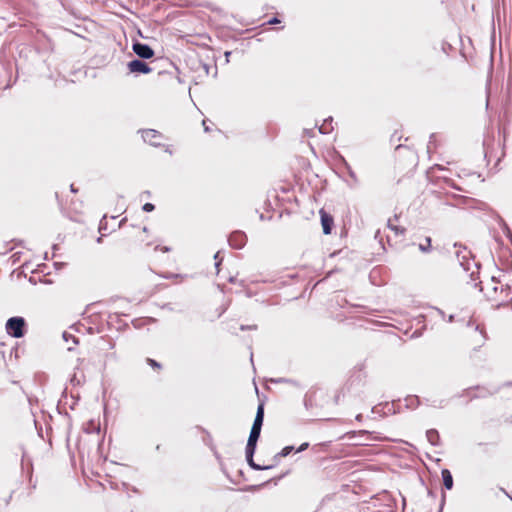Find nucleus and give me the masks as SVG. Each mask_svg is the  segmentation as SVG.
Returning <instances> with one entry per match:
<instances>
[{"label":"nucleus","instance_id":"obj_7","mask_svg":"<svg viewBox=\"0 0 512 512\" xmlns=\"http://www.w3.org/2000/svg\"><path fill=\"white\" fill-rule=\"evenodd\" d=\"M320 213H321V224H322V228H323V233L326 235L330 234L331 229H332L333 219L330 215H328L323 210H321Z\"/></svg>","mask_w":512,"mask_h":512},{"label":"nucleus","instance_id":"obj_29","mask_svg":"<svg viewBox=\"0 0 512 512\" xmlns=\"http://www.w3.org/2000/svg\"><path fill=\"white\" fill-rule=\"evenodd\" d=\"M482 281H479L478 283H475V286L481 285Z\"/></svg>","mask_w":512,"mask_h":512},{"label":"nucleus","instance_id":"obj_16","mask_svg":"<svg viewBox=\"0 0 512 512\" xmlns=\"http://www.w3.org/2000/svg\"><path fill=\"white\" fill-rule=\"evenodd\" d=\"M388 227L395 231L396 234H403L405 231L403 228H399L398 226L393 225L391 220L388 221Z\"/></svg>","mask_w":512,"mask_h":512},{"label":"nucleus","instance_id":"obj_5","mask_svg":"<svg viewBox=\"0 0 512 512\" xmlns=\"http://www.w3.org/2000/svg\"><path fill=\"white\" fill-rule=\"evenodd\" d=\"M142 138L145 142H147L153 146H157L160 144L158 142V140L161 138V135L156 130L146 129V130L142 131Z\"/></svg>","mask_w":512,"mask_h":512},{"label":"nucleus","instance_id":"obj_30","mask_svg":"<svg viewBox=\"0 0 512 512\" xmlns=\"http://www.w3.org/2000/svg\"><path fill=\"white\" fill-rule=\"evenodd\" d=\"M482 281H479L478 283H475V286L481 285Z\"/></svg>","mask_w":512,"mask_h":512},{"label":"nucleus","instance_id":"obj_32","mask_svg":"<svg viewBox=\"0 0 512 512\" xmlns=\"http://www.w3.org/2000/svg\"><path fill=\"white\" fill-rule=\"evenodd\" d=\"M277 382H278V383L286 382V380L281 379V380H278Z\"/></svg>","mask_w":512,"mask_h":512},{"label":"nucleus","instance_id":"obj_12","mask_svg":"<svg viewBox=\"0 0 512 512\" xmlns=\"http://www.w3.org/2000/svg\"><path fill=\"white\" fill-rule=\"evenodd\" d=\"M332 118L325 120L324 123L319 127V132L322 134H328L332 131L333 127L331 126Z\"/></svg>","mask_w":512,"mask_h":512},{"label":"nucleus","instance_id":"obj_19","mask_svg":"<svg viewBox=\"0 0 512 512\" xmlns=\"http://www.w3.org/2000/svg\"><path fill=\"white\" fill-rule=\"evenodd\" d=\"M214 260H215V266H216V268H218L222 262V258H220V252H217L214 255Z\"/></svg>","mask_w":512,"mask_h":512},{"label":"nucleus","instance_id":"obj_2","mask_svg":"<svg viewBox=\"0 0 512 512\" xmlns=\"http://www.w3.org/2000/svg\"><path fill=\"white\" fill-rule=\"evenodd\" d=\"M133 52L142 59H150L154 56L153 49L144 43L135 42L132 45Z\"/></svg>","mask_w":512,"mask_h":512},{"label":"nucleus","instance_id":"obj_23","mask_svg":"<svg viewBox=\"0 0 512 512\" xmlns=\"http://www.w3.org/2000/svg\"><path fill=\"white\" fill-rule=\"evenodd\" d=\"M445 497H446V495H445V493H443L442 494V501H441L440 510H442V508H443V505H444V502H445Z\"/></svg>","mask_w":512,"mask_h":512},{"label":"nucleus","instance_id":"obj_28","mask_svg":"<svg viewBox=\"0 0 512 512\" xmlns=\"http://www.w3.org/2000/svg\"><path fill=\"white\" fill-rule=\"evenodd\" d=\"M482 281H479L478 283H475V286L481 285Z\"/></svg>","mask_w":512,"mask_h":512},{"label":"nucleus","instance_id":"obj_33","mask_svg":"<svg viewBox=\"0 0 512 512\" xmlns=\"http://www.w3.org/2000/svg\"><path fill=\"white\" fill-rule=\"evenodd\" d=\"M474 275H475V272H474V271H473V272H471V277H472V278L474 277Z\"/></svg>","mask_w":512,"mask_h":512},{"label":"nucleus","instance_id":"obj_31","mask_svg":"<svg viewBox=\"0 0 512 512\" xmlns=\"http://www.w3.org/2000/svg\"><path fill=\"white\" fill-rule=\"evenodd\" d=\"M230 54H231V52H226L225 53L226 57H229Z\"/></svg>","mask_w":512,"mask_h":512},{"label":"nucleus","instance_id":"obj_24","mask_svg":"<svg viewBox=\"0 0 512 512\" xmlns=\"http://www.w3.org/2000/svg\"><path fill=\"white\" fill-rule=\"evenodd\" d=\"M203 126H204L205 131H208V130H209L208 126H206V122H205V120L203 121Z\"/></svg>","mask_w":512,"mask_h":512},{"label":"nucleus","instance_id":"obj_21","mask_svg":"<svg viewBox=\"0 0 512 512\" xmlns=\"http://www.w3.org/2000/svg\"><path fill=\"white\" fill-rule=\"evenodd\" d=\"M308 446H309V444H308V443H303V444H301V445H300V447L297 449V452H302V451H304L305 449H307V448H308Z\"/></svg>","mask_w":512,"mask_h":512},{"label":"nucleus","instance_id":"obj_34","mask_svg":"<svg viewBox=\"0 0 512 512\" xmlns=\"http://www.w3.org/2000/svg\"><path fill=\"white\" fill-rule=\"evenodd\" d=\"M493 291H494V292H496V291H497V287H496V286H494V287H493Z\"/></svg>","mask_w":512,"mask_h":512},{"label":"nucleus","instance_id":"obj_15","mask_svg":"<svg viewBox=\"0 0 512 512\" xmlns=\"http://www.w3.org/2000/svg\"><path fill=\"white\" fill-rule=\"evenodd\" d=\"M430 247H431V238H429V237L426 238V245H424V244L419 245V249L422 252H428Z\"/></svg>","mask_w":512,"mask_h":512},{"label":"nucleus","instance_id":"obj_14","mask_svg":"<svg viewBox=\"0 0 512 512\" xmlns=\"http://www.w3.org/2000/svg\"><path fill=\"white\" fill-rule=\"evenodd\" d=\"M63 339H64V341H65V342H67V343H68L69 341H71L74 345H77V344H78V339H77L74 335H72V334H70V333H68V332H64V333H63Z\"/></svg>","mask_w":512,"mask_h":512},{"label":"nucleus","instance_id":"obj_18","mask_svg":"<svg viewBox=\"0 0 512 512\" xmlns=\"http://www.w3.org/2000/svg\"><path fill=\"white\" fill-rule=\"evenodd\" d=\"M155 209V206L152 203H145L143 205V210L145 212H152Z\"/></svg>","mask_w":512,"mask_h":512},{"label":"nucleus","instance_id":"obj_1","mask_svg":"<svg viewBox=\"0 0 512 512\" xmlns=\"http://www.w3.org/2000/svg\"><path fill=\"white\" fill-rule=\"evenodd\" d=\"M25 320L22 317H12L6 323V331L9 335L15 338H20L24 335Z\"/></svg>","mask_w":512,"mask_h":512},{"label":"nucleus","instance_id":"obj_35","mask_svg":"<svg viewBox=\"0 0 512 512\" xmlns=\"http://www.w3.org/2000/svg\"><path fill=\"white\" fill-rule=\"evenodd\" d=\"M509 237H510V239H511V241H512V235H510V234H509Z\"/></svg>","mask_w":512,"mask_h":512},{"label":"nucleus","instance_id":"obj_8","mask_svg":"<svg viewBox=\"0 0 512 512\" xmlns=\"http://www.w3.org/2000/svg\"><path fill=\"white\" fill-rule=\"evenodd\" d=\"M263 419H264V407H263V404H260L257 408L256 416H255L252 427L261 430L262 425H263Z\"/></svg>","mask_w":512,"mask_h":512},{"label":"nucleus","instance_id":"obj_3","mask_svg":"<svg viewBox=\"0 0 512 512\" xmlns=\"http://www.w3.org/2000/svg\"><path fill=\"white\" fill-rule=\"evenodd\" d=\"M127 66L131 73L148 74L152 71V68L147 63L139 59L130 61Z\"/></svg>","mask_w":512,"mask_h":512},{"label":"nucleus","instance_id":"obj_20","mask_svg":"<svg viewBox=\"0 0 512 512\" xmlns=\"http://www.w3.org/2000/svg\"><path fill=\"white\" fill-rule=\"evenodd\" d=\"M147 362H148V363H149V365H151L152 367L160 368V364H159L158 362H156L155 360H153V359L148 358V359H147Z\"/></svg>","mask_w":512,"mask_h":512},{"label":"nucleus","instance_id":"obj_6","mask_svg":"<svg viewBox=\"0 0 512 512\" xmlns=\"http://www.w3.org/2000/svg\"><path fill=\"white\" fill-rule=\"evenodd\" d=\"M260 433H261L260 429H256L253 427L251 428L250 435H249L247 445H246L249 455H251L252 453H255L256 444L260 437Z\"/></svg>","mask_w":512,"mask_h":512},{"label":"nucleus","instance_id":"obj_25","mask_svg":"<svg viewBox=\"0 0 512 512\" xmlns=\"http://www.w3.org/2000/svg\"><path fill=\"white\" fill-rule=\"evenodd\" d=\"M361 419H362V414H358V415L356 416V420L361 421Z\"/></svg>","mask_w":512,"mask_h":512},{"label":"nucleus","instance_id":"obj_27","mask_svg":"<svg viewBox=\"0 0 512 512\" xmlns=\"http://www.w3.org/2000/svg\"><path fill=\"white\" fill-rule=\"evenodd\" d=\"M71 191L75 192V187L73 185H71Z\"/></svg>","mask_w":512,"mask_h":512},{"label":"nucleus","instance_id":"obj_22","mask_svg":"<svg viewBox=\"0 0 512 512\" xmlns=\"http://www.w3.org/2000/svg\"><path fill=\"white\" fill-rule=\"evenodd\" d=\"M280 20L276 17L272 18L271 20L268 21L269 24H277L279 23Z\"/></svg>","mask_w":512,"mask_h":512},{"label":"nucleus","instance_id":"obj_26","mask_svg":"<svg viewBox=\"0 0 512 512\" xmlns=\"http://www.w3.org/2000/svg\"><path fill=\"white\" fill-rule=\"evenodd\" d=\"M349 174L351 177H355L354 172L350 171Z\"/></svg>","mask_w":512,"mask_h":512},{"label":"nucleus","instance_id":"obj_13","mask_svg":"<svg viewBox=\"0 0 512 512\" xmlns=\"http://www.w3.org/2000/svg\"><path fill=\"white\" fill-rule=\"evenodd\" d=\"M405 401H406L407 407H409V408L416 407L419 404V400H418L417 396H409L405 399Z\"/></svg>","mask_w":512,"mask_h":512},{"label":"nucleus","instance_id":"obj_4","mask_svg":"<svg viewBox=\"0 0 512 512\" xmlns=\"http://www.w3.org/2000/svg\"><path fill=\"white\" fill-rule=\"evenodd\" d=\"M228 242L231 247L241 249L246 243V235L243 232L235 231L229 236Z\"/></svg>","mask_w":512,"mask_h":512},{"label":"nucleus","instance_id":"obj_11","mask_svg":"<svg viewBox=\"0 0 512 512\" xmlns=\"http://www.w3.org/2000/svg\"><path fill=\"white\" fill-rule=\"evenodd\" d=\"M246 459H247V462L249 464V466L254 469V470H265V469H269L270 467L269 466H260L258 464H256L253 460V455L254 453H252L251 455H249V452L248 450L246 449Z\"/></svg>","mask_w":512,"mask_h":512},{"label":"nucleus","instance_id":"obj_10","mask_svg":"<svg viewBox=\"0 0 512 512\" xmlns=\"http://www.w3.org/2000/svg\"><path fill=\"white\" fill-rule=\"evenodd\" d=\"M426 437L428 439V441L432 444V445H438L439 444V433L437 430L435 429H430L426 432Z\"/></svg>","mask_w":512,"mask_h":512},{"label":"nucleus","instance_id":"obj_9","mask_svg":"<svg viewBox=\"0 0 512 512\" xmlns=\"http://www.w3.org/2000/svg\"><path fill=\"white\" fill-rule=\"evenodd\" d=\"M443 484L446 489L450 490L453 487V477L448 469H443L442 472Z\"/></svg>","mask_w":512,"mask_h":512},{"label":"nucleus","instance_id":"obj_17","mask_svg":"<svg viewBox=\"0 0 512 512\" xmlns=\"http://www.w3.org/2000/svg\"><path fill=\"white\" fill-rule=\"evenodd\" d=\"M294 447L293 446H286L284 447L281 452L279 453V455L281 457H286L288 456L292 451H293Z\"/></svg>","mask_w":512,"mask_h":512}]
</instances>
